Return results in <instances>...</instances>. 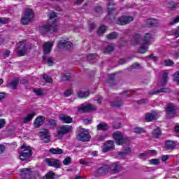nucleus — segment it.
Listing matches in <instances>:
<instances>
[{
    "instance_id": "nucleus-40",
    "label": "nucleus",
    "mask_w": 179,
    "mask_h": 179,
    "mask_svg": "<svg viewBox=\"0 0 179 179\" xmlns=\"http://www.w3.org/2000/svg\"><path fill=\"white\" fill-rule=\"evenodd\" d=\"M43 78L45 82H46V83H52V82H54V80H52V78H51L50 76L47 74H44Z\"/></svg>"
},
{
    "instance_id": "nucleus-44",
    "label": "nucleus",
    "mask_w": 179,
    "mask_h": 179,
    "mask_svg": "<svg viewBox=\"0 0 179 179\" xmlns=\"http://www.w3.org/2000/svg\"><path fill=\"white\" fill-rule=\"evenodd\" d=\"M96 58H97V54L96 53H90L87 56V59H88L89 61L96 59Z\"/></svg>"
},
{
    "instance_id": "nucleus-52",
    "label": "nucleus",
    "mask_w": 179,
    "mask_h": 179,
    "mask_svg": "<svg viewBox=\"0 0 179 179\" xmlns=\"http://www.w3.org/2000/svg\"><path fill=\"white\" fill-rule=\"evenodd\" d=\"M173 80L174 82H177L178 85H179V71H177L173 75Z\"/></svg>"
},
{
    "instance_id": "nucleus-14",
    "label": "nucleus",
    "mask_w": 179,
    "mask_h": 179,
    "mask_svg": "<svg viewBox=\"0 0 179 179\" xmlns=\"http://www.w3.org/2000/svg\"><path fill=\"white\" fill-rule=\"evenodd\" d=\"M41 140L43 141L44 143H48L51 141V136H50V131L48 130H45L41 132L40 135Z\"/></svg>"
},
{
    "instance_id": "nucleus-25",
    "label": "nucleus",
    "mask_w": 179,
    "mask_h": 179,
    "mask_svg": "<svg viewBox=\"0 0 179 179\" xmlns=\"http://www.w3.org/2000/svg\"><path fill=\"white\" fill-rule=\"evenodd\" d=\"M152 38V34L149 33H146L143 38L142 39V41L144 44H147L148 45H149Z\"/></svg>"
},
{
    "instance_id": "nucleus-10",
    "label": "nucleus",
    "mask_w": 179,
    "mask_h": 179,
    "mask_svg": "<svg viewBox=\"0 0 179 179\" xmlns=\"http://www.w3.org/2000/svg\"><path fill=\"white\" fill-rule=\"evenodd\" d=\"M52 47H54V44L51 42H46L43 44V56L42 57L43 61H47V55L51 52V50H52Z\"/></svg>"
},
{
    "instance_id": "nucleus-2",
    "label": "nucleus",
    "mask_w": 179,
    "mask_h": 179,
    "mask_svg": "<svg viewBox=\"0 0 179 179\" xmlns=\"http://www.w3.org/2000/svg\"><path fill=\"white\" fill-rule=\"evenodd\" d=\"M21 149L23 150L20 152V159L22 162H26L29 160L31 156H33V150H31V147L27 146L26 143H23L22 146H21Z\"/></svg>"
},
{
    "instance_id": "nucleus-38",
    "label": "nucleus",
    "mask_w": 179,
    "mask_h": 179,
    "mask_svg": "<svg viewBox=\"0 0 179 179\" xmlns=\"http://www.w3.org/2000/svg\"><path fill=\"white\" fill-rule=\"evenodd\" d=\"M54 178H55V173H54L52 171H49L43 177V179H54Z\"/></svg>"
},
{
    "instance_id": "nucleus-3",
    "label": "nucleus",
    "mask_w": 179,
    "mask_h": 179,
    "mask_svg": "<svg viewBox=\"0 0 179 179\" xmlns=\"http://www.w3.org/2000/svg\"><path fill=\"white\" fill-rule=\"evenodd\" d=\"M92 136L86 129H81L78 131L76 139L78 142H90Z\"/></svg>"
},
{
    "instance_id": "nucleus-35",
    "label": "nucleus",
    "mask_w": 179,
    "mask_h": 179,
    "mask_svg": "<svg viewBox=\"0 0 179 179\" xmlns=\"http://www.w3.org/2000/svg\"><path fill=\"white\" fill-rule=\"evenodd\" d=\"M123 102L120 99H115L113 102V108H120L122 106Z\"/></svg>"
},
{
    "instance_id": "nucleus-24",
    "label": "nucleus",
    "mask_w": 179,
    "mask_h": 179,
    "mask_svg": "<svg viewBox=\"0 0 179 179\" xmlns=\"http://www.w3.org/2000/svg\"><path fill=\"white\" fill-rule=\"evenodd\" d=\"M96 129L97 131H103L104 132L106 131H108V126L106 122H101L99 124H97Z\"/></svg>"
},
{
    "instance_id": "nucleus-1",
    "label": "nucleus",
    "mask_w": 179,
    "mask_h": 179,
    "mask_svg": "<svg viewBox=\"0 0 179 179\" xmlns=\"http://www.w3.org/2000/svg\"><path fill=\"white\" fill-rule=\"evenodd\" d=\"M41 34H48L57 31V21L54 20L52 24L46 23L39 27Z\"/></svg>"
},
{
    "instance_id": "nucleus-6",
    "label": "nucleus",
    "mask_w": 179,
    "mask_h": 179,
    "mask_svg": "<svg viewBox=\"0 0 179 179\" xmlns=\"http://www.w3.org/2000/svg\"><path fill=\"white\" fill-rule=\"evenodd\" d=\"M73 129V128L72 127V126L62 125L59 127V128L57 129L56 136L57 138H62L64 135L69 134Z\"/></svg>"
},
{
    "instance_id": "nucleus-20",
    "label": "nucleus",
    "mask_w": 179,
    "mask_h": 179,
    "mask_svg": "<svg viewBox=\"0 0 179 179\" xmlns=\"http://www.w3.org/2000/svg\"><path fill=\"white\" fill-rule=\"evenodd\" d=\"M122 169H124V167L120 162H115L113 164V173H120V171H122Z\"/></svg>"
},
{
    "instance_id": "nucleus-50",
    "label": "nucleus",
    "mask_w": 179,
    "mask_h": 179,
    "mask_svg": "<svg viewBox=\"0 0 179 179\" xmlns=\"http://www.w3.org/2000/svg\"><path fill=\"white\" fill-rule=\"evenodd\" d=\"M113 52V46H108L103 50V54H111Z\"/></svg>"
},
{
    "instance_id": "nucleus-53",
    "label": "nucleus",
    "mask_w": 179,
    "mask_h": 179,
    "mask_svg": "<svg viewBox=\"0 0 179 179\" xmlns=\"http://www.w3.org/2000/svg\"><path fill=\"white\" fill-rule=\"evenodd\" d=\"M176 23H179V15L173 18V20L169 23L171 26H173V24H176Z\"/></svg>"
},
{
    "instance_id": "nucleus-9",
    "label": "nucleus",
    "mask_w": 179,
    "mask_h": 179,
    "mask_svg": "<svg viewBox=\"0 0 179 179\" xmlns=\"http://www.w3.org/2000/svg\"><path fill=\"white\" fill-rule=\"evenodd\" d=\"M133 21L134 17L122 15L117 19L116 23L119 24V26H125V24H129V23Z\"/></svg>"
},
{
    "instance_id": "nucleus-55",
    "label": "nucleus",
    "mask_w": 179,
    "mask_h": 179,
    "mask_svg": "<svg viewBox=\"0 0 179 179\" xmlns=\"http://www.w3.org/2000/svg\"><path fill=\"white\" fill-rule=\"evenodd\" d=\"M169 9L173 10V9H176V8H177V3H176L174 2H171V3H169Z\"/></svg>"
},
{
    "instance_id": "nucleus-41",
    "label": "nucleus",
    "mask_w": 179,
    "mask_h": 179,
    "mask_svg": "<svg viewBox=\"0 0 179 179\" xmlns=\"http://www.w3.org/2000/svg\"><path fill=\"white\" fill-rule=\"evenodd\" d=\"M134 132H135V134H145V132H146V130H145L142 127H137L134 128Z\"/></svg>"
},
{
    "instance_id": "nucleus-48",
    "label": "nucleus",
    "mask_w": 179,
    "mask_h": 179,
    "mask_svg": "<svg viewBox=\"0 0 179 179\" xmlns=\"http://www.w3.org/2000/svg\"><path fill=\"white\" fill-rule=\"evenodd\" d=\"M150 163L154 166H159V164H160V160L157 159H152L150 160Z\"/></svg>"
},
{
    "instance_id": "nucleus-16",
    "label": "nucleus",
    "mask_w": 179,
    "mask_h": 179,
    "mask_svg": "<svg viewBox=\"0 0 179 179\" xmlns=\"http://www.w3.org/2000/svg\"><path fill=\"white\" fill-rule=\"evenodd\" d=\"M157 112L152 111L151 113H148L145 114V120L147 122H150V121H153V120H156L157 117Z\"/></svg>"
},
{
    "instance_id": "nucleus-39",
    "label": "nucleus",
    "mask_w": 179,
    "mask_h": 179,
    "mask_svg": "<svg viewBox=\"0 0 179 179\" xmlns=\"http://www.w3.org/2000/svg\"><path fill=\"white\" fill-rule=\"evenodd\" d=\"M113 0H109V2L108 3V16H110V15H113Z\"/></svg>"
},
{
    "instance_id": "nucleus-63",
    "label": "nucleus",
    "mask_w": 179,
    "mask_h": 179,
    "mask_svg": "<svg viewBox=\"0 0 179 179\" xmlns=\"http://www.w3.org/2000/svg\"><path fill=\"white\" fill-rule=\"evenodd\" d=\"M18 55H19V57H24V55H26V52H24V50H20L18 52H17Z\"/></svg>"
},
{
    "instance_id": "nucleus-45",
    "label": "nucleus",
    "mask_w": 179,
    "mask_h": 179,
    "mask_svg": "<svg viewBox=\"0 0 179 179\" xmlns=\"http://www.w3.org/2000/svg\"><path fill=\"white\" fill-rule=\"evenodd\" d=\"M21 178H22V179H30L29 171H26V172H22V173H21Z\"/></svg>"
},
{
    "instance_id": "nucleus-19",
    "label": "nucleus",
    "mask_w": 179,
    "mask_h": 179,
    "mask_svg": "<svg viewBox=\"0 0 179 179\" xmlns=\"http://www.w3.org/2000/svg\"><path fill=\"white\" fill-rule=\"evenodd\" d=\"M113 149V141H108L103 145L102 150L103 153H107V152Z\"/></svg>"
},
{
    "instance_id": "nucleus-59",
    "label": "nucleus",
    "mask_w": 179,
    "mask_h": 179,
    "mask_svg": "<svg viewBox=\"0 0 179 179\" xmlns=\"http://www.w3.org/2000/svg\"><path fill=\"white\" fill-rule=\"evenodd\" d=\"M3 99H6V93L0 92V103L3 100Z\"/></svg>"
},
{
    "instance_id": "nucleus-29",
    "label": "nucleus",
    "mask_w": 179,
    "mask_h": 179,
    "mask_svg": "<svg viewBox=\"0 0 179 179\" xmlns=\"http://www.w3.org/2000/svg\"><path fill=\"white\" fill-rule=\"evenodd\" d=\"M8 85L10 86L11 89L15 90L19 85V78H13V80L8 83Z\"/></svg>"
},
{
    "instance_id": "nucleus-57",
    "label": "nucleus",
    "mask_w": 179,
    "mask_h": 179,
    "mask_svg": "<svg viewBox=\"0 0 179 179\" xmlns=\"http://www.w3.org/2000/svg\"><path fill=\"white\" fill-rule=\"evenodd\" d=\"M172 33L175 35V37H179V27L173 29Z\"/></svg>"
},
{
    "instance_id": "nucleus-15",
    "label": "nucleus",
    "mask_w": 179,
    "mask_h": 179,
    "mask_svg": "<svg viewBox=\"0 0 179 179\" xmlns=\"http://www.w3.org/2000/svg\"><path fill=\"white\" fill-rule=\"evenodd\" d=\"M44 121H45V117L38 116L34 122V124H35V128H40L41 125H44Z\"/></svg>"
},
{
    "instance_id": "nucleus-26",
    "label": "nucleus",
    "mask_w": 179,
    "mask_h": 179,
    "mask_svg": "<svg viewBox=\"0 0 179 179\" xmlns=\"http://www.w3.org/2000/svg\"><path fill=\"white\" fill-rule=\"evenodd\" d=\"M141 41V35L139 34H135L131 41V43L133 45H138L139 44V42Z\"/></svg>"
},
{
    "instance_id": "nucleus-42",
    "label": "nucleus",
    "mask_w": 179,
    "mask_h": 179,
    "mask_svg": "<svg viewBox=\"0 0 179 179\" xmlns=\"http://www.w3.org/2000/svg\"><path fill=\"white\" fill-rule=\"evenodd\" d=\"M33 92H34V93H35V94H36V96H43V91H41V89H40V88H34L33 89Z\"/></svg>"
},
{
    "instance_id": "nucleus-49",
    "label": "nucleus",
    "mask_w": 179,
    "mask_h": 179,
    "mask_svg": "<svg viewBox=\"0 0 179 179\" xmlns=\"http://www.w3.org/2000/svg\"><path fill=\"white\" fill-rule=\"evenodd\" d=\"M139 68H141L139 64L135 63L128 69V71H132V69H139Z\"/></svg>"
},
{
    "instance_id": "nucleus-22",
    "label": "nucleus",
    "mask_w": 179,
    "mask_h": 179,
    "mask_svg": "<svg viewBox=\"0 0 179 179\" xmlns=\"http://www.w3.org/2000/svg\"><path fill=\"white\" fill-rule=\"evenodd\" d=\"M176 148V143L171 140H168L165 142V148L166 150H173Z\"/></svg>"
},
{
    "instance_id": "nucleus-54",
    "label": "nucleus",
    "mask_w": 179,
    "mask_h": 179,
    "mask_svg": "<svg viewBox=\"0 0 179 179\" xmlns=\"http://www.w3.org/2000/svg\"><path fill=\"white\" fill-rule=\"evenodd\" d=\"M72 94H73V91L72 90H67L64 92V96L66 97H69V96H72Z\"/></svg>"
},
{
    "instance_id": "nucleus-4",
    "label": "nucleus",
    "mask_w": 179,
    "mask_h": 179,
    "mask_svg": "<svg viewBox=\"0 0 179 179\" xmlns=\"http://www.w3.org/2000/svg\"><path fill=\"white\" fill-rule=\"evenodd\" d=\"M113 139L115 141L116 145L120 146L125 143H129V137H124L122 136L121 131H116L113 134Z\"/></svg>"
},
{
    "instance_id": "nucleus-47",
    "label": "nucleus",
    "mask_w": 179,
    "mask_h": 179,
    "mask_svg": "<svg viewBox=\"0 0 179 179\" xmlns=\"http://www.w3.org/2000/svg\"><path fill=\"white\" fill-rule=\"evenodd\" d=\"M71 162H72V158L67 157L64 159L63 164L64 166H68V164H70Z\"/></svg>"
},
{
    "instance_id": "nucleus-46",
    "label": "nucleus",
    "mask_w": 179,
    "mask_h": 179,
    "mask_svg": "<svg viewBox=\"0 0 179 179\" xmlns=\"http://www.w3.org/2000/svg\"><path fill=\"white\" fill-rule=\"evenodd\" d=\"M57 121L54 120V119H50L48 121V125H49V127H52V128H54V127H55V125H57Z\"/></svg>"
},
{
    "instance_id": "nucleus-30",
    "label": "nucleus",
    "mask_w": 179,
    "mask_h": 179,
    "mask_svg": "<svg viewBox=\"0 0 179 179\" xmlns=\"http://www.w3.org/2000/svg\"><path fill=\"white\" fill-rule=\"evenodd\" d=\"M49 151L50 153H52V155H62V153H64V150L61 148H52L49 150Z\"/></svg>"
},
{
    "instance_id": "nucleus-31",
    "label": "nucleus",
    "mask_w": 179,
    "mask_h": 179,
    "mask_svg": "<svg viewBox=\"0 0 179 179\" xmlns=\"http://www.w3.org/2000/svg\"><path fill=\"white\" fill-rule=\"evenodd\" d=\"M35 115H36V113L34 112L29 113L27 117H24L23 119L24 124H27V122H30V121L33 120Z\"/></svg>"
},
{
    "instance_id": "nucleus-5",
    "label": "nucleus",
    "mask_w": 179,
    "mask_h": 179,
    "mask_svg": "<svg viewBox=\"0 0 179 179\" xmlns=\"http://www.w3.org/2000/svg\"><path fill=\"white\" fill-rule=\"evenodd\" d=\"M34 17V11L31 8H27L24 12V16L21 18V24L26 26L29 22H31Z\"/></svg>"
},
{
    "instance_id": "nucleus-21",
    "label": "nucleus",
    "mask_w": 179,
    "mask_h": 179,
    "mask_svg": "<svg viewBox=\"0 0 179 179\" xmlns=\"http://www.w3.org/2000/svg\"><path fill=\"white\" fill-rule=\"evenodd\" d=\"M131 147H127L124 150L123 152L118 153L117 157H119L120 159H125V156H127V155H131Z\"/></svg>"
},
{
    "instance_id": "nucleus-64",
    "label": "nucleus",
    "mask_w": 179,
    "mask_h": 179,
    "mask_svg": "<svg viewBox=\"0 0 179 179\" xmlns=\"http://www.w3.org/2000/svg\"><path fill=\"white\" fill-rule=\"evenodd\" d=\"M148 58H150V59H152V61H157V57L155 56L154 55H150L148 56Z\"/></svg>"
},
{
    "instance_id": "nucleus-32",
    "label": "nucleus",
    "mask_w": 179,
    "mask_h": 179,
    "mask_svg": "<svg viewBox=\"0 0 179 179\" xmlns=\"http://www.w3.org/2000/svg\"><path fill=\"white\" fill-rule=\"evenodd\" d=\"M167 80H169V73L164 72L161 80V84L162 86H166Z\"/></svg>"
},
{
    "instance_id": "nucleus-56",
    "label": "nucleus",
    "mask_w": 179,
    "mask_h": 179,
    "mask_svg": "<svg viewBox=\"0 0 179 179\" xmlns=\"http://www.w3.org/2000/svg\"><path fill=\"white\" fill-rule=\"evenodd\" d=\"M5 125H6V122L5 121V119H0V129H2V128H3Z\"/></svg>"
},
{
    "instance_id": "nucleus-34",
    "label": "nucleus",
    "mask_w": 179,
    "mask_h": 179,
    "mask_svg": "<svg viewBox=\"0 0 179 179\" xmlns=\"http://www.w3.org/2000/svg\"><path fill=\"white\" fill-rule=\"evenodd\" d=\"M121 127V120L115 118L113 120V129H118Z\"/></svg>"
},
{
    "instance_id": "nucleus-61",
    "label": "nucleus",
    "mask_w": 179,
    "mask_h": 179,
    "mask_svg": "<svg viewBox=\"0 0 179 179\" xmlns=\"http://www.w3.org/2000/svg\"><path fill=\"white\" fill-rule=\"evenodd\" d=\"M107 83H109V84L113 83V73H110L108 75V78L107 80Z\"/></svg>"
},
{
    "instance_id": "nucleus-12",
    "label": "nucleus",
    "mask_w": 179,
    "mask_h": 179,
    "mask_svg": "<svg viewBox=\"0 0 179 179\" xmlns=\"http://www.w3.org/2000/svg\"><path fill=\"white\" fill-rule=\"evenodd\" d=\"M57 48L60 50H71L72 48V43L68 41H59L57 42Z\"/></svg>"
},
{
    "instance_id": "nucleus-13",
    "label": "nucleus",
    "mask_w": 179,
    "mask_h": 179,
    "mask_svg": "<svg viewBox=\"0 0 179 179\" xmlns=\"http://www.w3.org/2000/svg\"><path fill=\"white\" fill-rule=\"evenodd\" d=\"M166 110L168 118H173L176 115V106L174 104H168Z\"/></svg>"
},
{
    "instance_id": "nucleus-51",
    "label": "nucleus",
    "mask_w": 179,
    "mask_h": 179,
    "mask_svg": "<svg viewBox=\"0 0 179 179\" xmlns=\"http://www.w3.org/2000/svg\"><path fill=\"white\" fill-rule=\"evenodd\" d=\"M165 66H173L174 65V62L170 60V59H166L164 61Z\"/></svg>"
},
{
    "instance_id": "nucleus-60",
    "label": "nucleus",
    "mask_w": 179,
    "mask_h": 179,
    "mask_svg": "<svg viewBox=\"0 0 179 179\" xmlns=\"http://www.w3.org/2000/svg\"><path fill=\"white\" fill-rule=\"evenodd\" d=\"M0 23L1 24H6V23H8V19L5 17H0Z\"/></svg>"
},
{
    "instance_id": "nucleus-33",
    "label": "nucleus",
    "mask_w": 179,
    "mask_h": 179,
    "mask_svg": "<svg viewBox=\"0 0 179 179\" xmlns=\"http://www.w3.org/2000/svg\"><path fill=\"white\" fill-rule=\"evenodd\" d=\"M90 94L89 92V90L85 91V92L79 91L78 92V97H80L81 99H86V98L89 97Z\"/></svg>"
},
{
    "instance_id": "nucleus-43",
    "label": "nucleus",
    "mask_w": 179,
    "mask_h": 179,
    "mask_svg": "<svg viewBox=\"0 0 179 179\" xmlns=\"http://www.w3.org/2000/svg\"><path fill=\"white\" fill-rule=\"evenodd\" d=\"M72 76H71V73L68 74H63L62 76V80H71Z\"/></svg>"
},
{
    "instance_id": "nucleus-23",
    "label": "nucleus",
    "mask_w": 179,
    "mask_h": 179,
    "mask_svg": "<svg viewBox=\"0 0 179 179\" xmlns=\"http://www.w3.org/2000/svg\"><path fill=\"white\" fill-rule=\"evenodd\" d=\"M159 21L155 18H149L146 20V26L152 27L153 26H157Z\"/></svg>"
},
{
    "instance_id": "nucleus-36",
    "label": "nucleus",
    "mask_w": 179,
    "mask_h": 179,
    "mask_svg": "<svg viewBox=\"0 0 179 179\" xmlns=\"http://www.w3.org/2000/svg\"><path fill=\"white\" fill-rule=\"evenodd\" d=\"M106 30H107V27H106V25H102L99 27L97 30L98 36H101V34H104Z\"/></svg>"
},
{
    "instance_id": "nucleus-27",
    "label": "nucleus",
    "mask_w": 179,
    "mask_h": 179,
    "mask_svg": "<svg viewBox=\"0 0 179 179\" xmlns=\"http://www.w3.org/2000/svg\"><path fill=\"white\" fill-rule=\"evenodd\" d=\"M159 93H170V90L169 88H161L150 92V94H157Z\"/></svg>"
},
{
    "instance_id": "nucleus-62",
    "label": "nucleus",
    "mask_w": 179,
    "mask_h": 179,
    "mask_svg": "<svg viewBox=\"0 0 179 179\" xmlns=\"http://www.w3.org/2000/svg\"><path fill=\"white\" fill-rule=\"evenodd\" d=\"M47 62L49 64V66H52V64H54V61H52V57H48L47 59Z\"/></svg>"
},
{
    "instance_id": "nucleus-17",
    "label": "nucleus",
    "mask_w": 179,
    "mask_h": 179,
    "mask_svg": "<svg viewBox=\"0 0 179 179\" xmlns=\"http://www.w3.org/2000/svg\"><path fill=\"white\" fill-rule=\"evenodd\" d=\"M59 120L64 124H72L73 119L71 116L66 115H62L59 116Z\"/></svg>"
},
{
    "instance_id": "nucleus-28",
    "label": "nucleus",
    "mask_w": 179,
    "mask_h": 179,
    "mask_svg": "<svg viewBox=\"0 0 179 179\" xmlns=\"http://www.w3.org/2000/svg\"><path fill=\"white\" fill-rule=\"evenodd\" d=\"M149 48V45H147L146 43H142V45L138 49V52L140 54H145V52H148V50Z\"/></svg>"
},
{
    "instance_id": "nucleus-58",
    "label": "nucleus",
    "mask_w": 179,
    "mask_h": 179,
    "mask_svg": "<svg viewBox=\"0 0 179 179\" xmlns=\"http://www.w3.org/2000/svg\"><path fill=\"white\" fill-rule=\"evenodd\" d=\"M94 10L96 13H100L103 12V8L101 6H95Z\"/></svg>"
},
{
    "instance_id": "nucleus-37",
    "label": "nucleus",
    "mask_w": 179,
    "mask_h": 179,
    "mask_svg": "<svg viewBox=\"0 0 179 179\" xmlns=\"http://www.w3.org/2000/svg\"><path fill=\"white\" fill-rule=\"evenodd\" d=\"M160 135H162V131L160 130V129L159 127H157V129H154L152 131V136L153 138H159V136H160Z\"/></svg>"
},
{
    "instance_id": "nucleus-18",
    "label": "nucleus",
    "mask_w": 179,
    "mask_h": 179,
    "mask_svg": "<svg viewBox=\"0 0 179 179\" xmlns=\"http://www.w3.org/2000/svg\"><path fill=\"white\" fill-rule=\"evenodd\" d=\"M19 171L20 173H26V171H29V179L34 178V177H36V174H37V172H36V171H31V168L20 169Z\"/></svg>"
},
{
    "instance_id": "nucleus-7",
    "label": "nucleus",
    "mask_w": 179,
    "mask_h": 179,
    "mask_svg": "<svg viewBox=\"0 0 179 179\" xmlns=\"http://www.w3.org/2000/svg\"><path fill=\"white\" fill-rule=\"evenodd\" d=\"M111 170V165L103 164L102 166L98 168L94 173L95 177H103L108 174V172Z\"/></svg>"
},
{
    "instance_id": "nucleus-11",
    "label": "nucleus",
    "mask_w": 179,
    "mask_h": 179,
    "mask_svg": "<svg viewBox=\"0 0 179 179\" xmlns=\"http://www.w3.org/2000/svg\"><path fill=\"white\" fill-rule=\"evenodd\" d=\"M45 162L49 166V167H54L55 169H60L61 168V161L57 159H50L47 158L45 159Z\"/></svg>"
},
{
    "instance_id": "nucleus-8",
    "label": "nucleus",
    "mask_w": 179,
    "mask_h": 179,
    "mask_svg": "<svg viewBox=\"0 0 179 179\" xmlns=\"http://www.w3.org/2000/svg\"><path fill=\"white\" fill-rule=\"evenodd\" d=\"M97 108L90 103H83L78 108L79 113H90L91 111H96Z\"/></svg>"
}]
</instances>
